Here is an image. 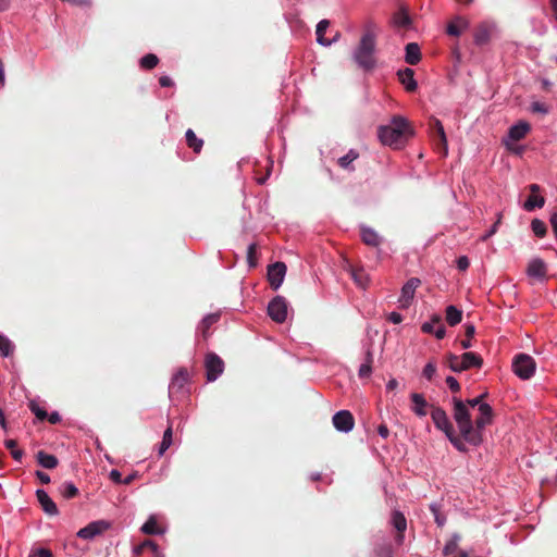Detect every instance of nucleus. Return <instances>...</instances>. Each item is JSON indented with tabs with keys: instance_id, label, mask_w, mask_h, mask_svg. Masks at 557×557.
I'll return each instance as SVG.
<instances>
[{
	"instance_id": "1",
	"label": "nucleus",
	"mask_w": 557,
	"mask_h": 557,
	"mask_svg": "<svg viewBox=\"0 0 557 557\" xmlns=\"http://www.w3.org/2000/svg\"><path fill=\"white\" fill-rule=\"evenodd\" d=\"M453 416L466 443L479 446L483 442V430L492 423L493 409L490 405L480 406V416L473 422L468 405L461 399L453 398Z\"/></svg>"
},
{
	"instance_id": "2",
	"label": "nucleus",
	"mask_w": 557,
	"mask_h": 557,
	"mask_svg": "<svg viewBox=\"0 0 557 557\" xmlns=\"http://www.w3.org/2000/svg\"><path fill=\"white\" fill-rule=\"evenodd\" d=\"M413 135L409 121L401 115H394L387 125L377 128L380 141L394 149H400Z\"/></svg>"
},
{
	"instance_id": "3",
	"label": "nucleus",
	"mask_w": 557,
	"mask_h": 557,
	"mask_svg": "<svg viewBox=\"0 0 557 557\" xmlns=\"http://www.w3.org/2000/svg\"><path fill=\"white\" fill-rule=\"evenodd\" d=\"M375 33L372 29V25L368 24L359 45L352 52L354 61L364 71H370L375 66Z\"/></svg>"
},
{
	"instance_id": "4",
	"label": "nucleus",
	"mask_w": 557,
	"mask_h": 557,
	"mask_svg": "<svg viewBox=\"0 0 557 557\" xmlns=\"http://www.w3.org/2000/svg\"><path fill=\"white\" fill-rule=\"evenodd\" d=\"M482 358L475 352H463L461 356L450 354L448 356V366L454 372H462L471 368H481Z\"/></svg>"
},
{
	"instance_id": "5",
	"label": "nucleus",
	"mask_w": 557,
	"mask_h": 557,
	"mask_svg": "<svg viewBox=\"0 0 557 557\" xmlns=\"http://www.w3.org/2000/svg\"><path fill=\"white\" fill-rule=\"evenodd\" d=\"M535 361L527 354H519L513 358L512 371L521 380H529L535 372Z\"/></svg>"
},
{
	"instance_id": "6",
	"label": "nucleus",
	"mask_w": 557,
	"mask_h": 557,
	"mask_svg": "<svg viewBox=\"0 0 557 557\" xmlns=\"http://www.w3.org/2000/svg\"><path fill=\"white\" fill-rule=\"evenodd\" d=\"M268 314L276 323H284L288 314V302L283 296H275L268 305Z\"/></svg>"
},
{
	"instance_id": "7",
	"label": "nucleus",
	"mask_w": 557,
	"mask_h": 557,
	"mask_svg": "<svg viewBox=\"0 0 557 557\" xmlns=\"http://www.w3.org/2000/svg\"><path fill=\"white\" fill-rule=\"evenodd\" d=\"M206 374L209 382L215 381L224 370L223 360L214 352H210L205 359Z\"/></svg>"
},
{
	"instance_id": "8",
	"label": "nucleus",
	"mask_w": 557,
	"mask_h": 557,
	"mask_svg": "<svg viewBox=\"0 0 557 557\" xmlns=\"http://www.w3.org/2000/svg\"><path fill=\"white\" fill-rule=\"evenodd\" d=\"M430 129L438 153L447 154V138L441 121L434 119L430 122Z\"/></svg>"
},
{
	"instance_id": "9",
	"label": "nucleus",
	"mask_w": 557,
	"mask_h": 557,
	"mask_svg": "<svg viewBox=\"0 0 557 557\" xmlns=\"http://www.w3.org/2000/svg\"><path fill=\"white\" fill-rule=\"evenodd\" d=\"M111 523L106 520H97L88 523L86 527L82 528L77 532V536L83 540H92L96 536L102 534L107 530H109Z\"/></svg>"
},
{
	"instance_id": "10",
	"label": "nucleus",
	"mask_w": 557,
	"mask_h": 557,
	"mask_svg": "<svg viewBox=\"0 0 557 557\" xmlns=\"http://www.w3.org/2000/svg\"><path fill=\"white\" fill-rule=\"evenodd\" d=\"M334 428L343 433H348L354 429L355 419L350 411L339 410L333 416Z\"/></svg>"
},
{
	"instance_id": "11",
	"label": "nucleus",
	"mask_w": 557,
	"mask_h": 557,
	"mask_svg": "<svg viewBox=\"0 0 557 557\" xmlns=\"http://www.w3.org/2000/svg\"><path fill=\"white\" fill-rule=\"evenodd\" d=\"M286 274V265L283 262H275L268 269V281L273 289L281 287Z\"/></svg>"
},
{
	"instance_id": "12",
	"label": "nucleus",
	"mask_w": 557,
	"mask_h": 557,
	"mask_svg": "<svg viewBox=\"0 0 557 557\" xmlns=\"http://www.w3.org/2000/svg\"><path fill=\"white\" fill-rule=\"evenodd\" d=\"M431 418L435 426L448 435L454 431L453 424L449 421L447 413L440 407H434L431 411Z\"/></svg>"
},
{
	"instance_id": "13",
	"label": "nucleus",
	"mask_w": 557,
	"mask_h": 557,
	"mask_svg": "<svg viewBox=\"0 0 557 557\" xmlns=\"http://www.w3.org/2000/svg\"><path fill=\"white\" fill-rule=\"evenodd\" d=\"M531 195L525 200L523 208L528 212H532L535 209H540L545 205V198L540 195L541 187L537 184H531L529 186Z\"/></svg>"
},
{
	"instance_id": "14",
	"label": "nucleus",
	"mask_w": 557,
	"mask_h": 557,
	"mask_svg": "<svg viewBox=\"0 0 557 557\" xmlns=\"http://www.w3.org/2000/svg\"><path fill=\"white\" fill-rule=\"evenodd\" d=\"M391 523L397 531V534L395 536V542L398 546H400V545H403L404 540H405V531L407 529V520L400 511L394 510L392 513Z\"/></svg>"
},
{
	"instance_id": "15",
	"label": "nucleus",
	"mask_w": 557,
	"mask_h": 557,
	"mask_svg": "<svg viewBox=\"0 0 557 557\" xmlns=\"http://www.w3.org/2000/svg\"><path fill=\"white\" fill-rule=\"evenodd\" d=\"M421 284V281L417 277L409 278L406 284L401 288V296L399 298V301L401 302L403 307L409 306L411 300L413 299L416 289Z\"/></svg>"
},
{
	"instance_id": "16",
	"label": "nucleus",
	"mask_w": 557,
	"mask_h": 557,
	"mask_svg": "<svg viewBox=\"0 0 557 557\" xmlns=\"http://www.w3.org/2000/svg\"><path fill=\"white\" fill-rule=\"evenodd\" d=\"M188 381V372L186 369H180L173 374L169 384V395L172 397L174 394L180 393Z\"/></svg>"
},
{
	"instance_id": "17",
	"label": "nucleus",
	"mask_w": 557,
	"mask_h": 557,
	"mask_svg": "<svg viewBox=\"0 0 557 557\" xmlns=\"http://www.w3.org/2000/svg\"><path fill=\"white\" fill-rule=\"evenodd\" d=\"M546 263L540 258L532 259L527 269V273L530 277H534L540 281H544L546 278Z\"/></svg>"
},
{
	"instance_id": "18",
	"label": "nucleus",
	"mask_w": 557,
	"mask_h": 557,
	"mask_svg": "<svg viewBox=\"0 0 557 557\" xmlns=\"http://www.w3.org/2000/svg\"><path fill=\"white\" fill-rule=\"evenodd\" d=\"M36 497L38 503L40 504L42 510L49 516L58 515L59 510L55 503L51 499V497L44 490L36 491Z\"/></svg>"
},
{
	"instance_id": "19",
	"label": "nucleus",
	"mask_w": 557,
	"mask_h": 557,
	"mask_svg": "<svg viewBox=\"0 0 557 557\" xmlns=\"http://www.w3.org/2000/svg\"><path fill=\"white\" fill-rule=\"evenodd\" d=\"M330 25V22L327 20H322L318 23L317 25V30H315V35H317V41L321 45V46H325V47H329L331 46L333 42L337 41L338 38H339V33L336 32V34L334 35V37L332 39H329L324 36V33L325 30L327 29Z\"/></svg>"
},
{
	"instance_id": "20",
	"label": "nucleus",
	"mask_w": 557,
	"mask_h": 557,
	"mask_svg": "<svg viewBox=\"0 0 557 557\" xmlns=\"http://www.w3.org/2000/svg\"><path fill=\"white\" fill-rule=\"evenodd\" d=\"M494 25L490 23H481L474 32V42L478 46L485 45L490 41Z\"/></svg>"
},
{
	"instance_id": "21",
	"label": "nucleus",
	"mask_w": 557,
	"mask_h": 557,
	"mask_svg": "<svg viewBox=\"0 0 557 557\" xmlns=\"http://www.w3.org/2000/svg\"><path fill=\"white\" fill-rule=\"evenodd\" d=\"M530 129H531V126L528 122L520 121L509 128L508 140L519 141L527 136V134L530 132Z\"/></svg>"
},
{
	"instance_id": "22",
	"label": "nucleus",
	"mask_w": 557,
	"mask_h": 557,
	"mask_svg": "<svg viewBox=\"0 0 557 557\" xmlns=\"http://www.w3.org/2000/svg\"><path fill=\"white\" fill-rule=\"evenodd\" d=\"M360 236L362 242L371 247H379L382 243V237L371 227L361 225Z\"/></svg>"
},
{
	"instance_id": "23",
	"label": "nucleus",
	"mask_w": 557,
	"mask_h": 557,
	"mask_svg": "<svg viewBox=\"0 0 557 557\" xmlns=\"http://www.w3.org/2000/svg\"><path fill=\"white\" fill-rule=\"evenodd\" d=\"M410 399L412 403L411 410L414 414L418 417H425L428 414L426 408L429 405L424 396L419 393H412L410 395Z\"/></svg>"
},
{
	"instance_id": "24",
	"label": "nucleus",
	"mask_w": 557,
	"mask_h": 557,
	"mask_svg": "<svg viewBox=\"0 0 557 557\" xmlns=\"http://www.w3.org/2000/svg\"><path fill=\"white\" fill-rule=\"evenodd\" d=\"M400 83L405 86L407 91H414L418 87V84L413 77V70L406 67L405 70H400L397 73Z\"/></svg>"
},
{
	"instance_id": "25",
	"label": "nucleus",
	"mask_w": 557,
	"mask_h": 557,
	"mask_svg": "<svg viewBox=\"0 0 557 557\" xmlns=\"http://www.w3.org/2000/svg\"><path fill=\"white\" fill-rule=\"evenodd\" d=\"M469 27V22L462 16H456L447 25L446 32L449 36H459L463 30Z\"/></svg>"
},
{
	"instance_id": "26",
	"label": "nucleus",
	"mask_w": 557,
	"mask_h": 557,
	"mask_svg": "<svg viewBox=\"0 0 557 557\" xmlns=\"http://www.w3.org/2000/svg\"><path fill=\"white\" fill-rule=\"evenodd\" d=\"M405 51H406V54H405L406 63H408L410 65H416L420 62L421 51H420V47L417 42L407 44Z\"/></svg>"
},
{
	"instance_id": "27",
	"label": "nucleus",
	"mask_w": 557,
	"mask_h": 557,
	"mask_svg": "<svg viewBox=\"0 0 557 557\" xmlns=\"http://www.w3.org/2000/svg\"><path fill=\"white\" fill-rule=\"evenodd\" d=\"M141 532L148 535H159L163 534L164 530L158 525L157 518L154 515H151L148 520L140 528Z\"/></svg>"
},
{
	"instance_id": "28",
	"label": "nucleus",
	"mask_w": 557,
	"mask_h": 557,
	"mask_svg": "<svg viewBox=\"0 0 557 557\" xmlns=\"http://www.w3.org/2000/svg\"><path fill=\"white\" fill-rule=\"evenodd\" d=\"M393 23L399 28H409L411 25V18L405 9H399L393 16Z\"/></svg>"
},
{
	"instance_id": "29",
	"label": "nucleus",
	"mask_w": 557,
	"mask_h": 557,
	"mask_svg": "<svg viewBox=\"0 0 557 557\" xmlns=\"http://www.w3.org/2000/svg\"><path fill=\"white\" fill-rule=\"evenodd\" d=\"M37 461L41 467L46 469H54L58 466L57 457L42 450L38 451Z\"/></svg>"
},
{
	"instance_id": "30",
	"label": "nucleus",
	"mask_w": 557,
	"mask_h": 557,
	"mask_svg": "<svg viewBox=\"0 0 557 557\" xmlns=\"http://www.w3.org/2000/svg\"><path fill=\"white\" fill-rule=\"evenodd\" d=\"M219 318H220V315H219V314H216V313H211V314L206 315V317L201 320V322H200V324H199V326H198V329H197V332H198V333H201V334H202V336H203L205 338H207V336H208V331H209L210 326H211L212 324L216 323V322H218V320H219Z\"/></svg>"
},
{
	"instance_id": "31",
	"label": "nucleus",
	"mask_w": 557,
	"mask_h": 557,
	"mask_svg": "<svg viewBox=\"0 0 557 557\" xmlns=\"http://www.w3.org/2000/svg\"><path fill=\"white\" fill-rule=\"evenodd\" d=\"M358 157L359 153L355 149H350L345 156L338 159V165L344 170L352 171V162L357 160Z\"/></svg>"
},
{
	"instance_id": "32",
	"label": "nucleus",
	"mask_w": 557,
	"mask_h": 557,
	"mask_svg": "<svg viewBox=\"0 0 557 557\" xmlns=\"http://www.w3.org/2000/svg\"><path fill=\"white\" fill-rule=\"evenodd\" d=\"M373 355L370 350L366 354L364 362L359 367L358 375L360 379H368L372 373Z\"/></svg>"
},
{
	"instance_id": "33",
	"label": "nucleus",
	"mask_w": 557,
	"mask_h": 557,
	"mask_svg": "<svg viewBox=\"0 0 557 557\" xmlns=\"http://www.w3.org/2000/svg\"><path fill=\"white\" fill-rule=\"evenodd\" d=\"M462 312L457 307L450 305L446 308V321L449 325L455 326L461 322Z\"/></svg>"
},
{
	"instance_id": "34",
	"label": "nucleus",
	"mask_w": 557,
	"mask_h": 557,
	"mask_svg": "<svg viewBox=\"0 0 557 557\" xmlns=\"http://www.w3.org/2000/svg\"><path fill=\"white\" fill-rule=\"evenodd\" d=\"M185 138L188 147L193 149L194 152L199 153L203 145L202 139H199L190 128L186 131Z\"/></svg>"
},
{
	"instance_id": "35",
	"label": "nucleus",
	"mask_w": 557,
	"mask_h": 557,
	"mask_svg": "<svg viewBox=\"0 0 557 557\" xmlns=\"http://www.w3.org/2000/svg\"><path fill=\"white\" fill-rule=\"evenodd\" d=\"M173 443V431L172 425H169L163 433L162 441L159 445L158 455L162 456Z\"/></svg>"
},
{
	"instance_id": "36",
	"label": "nucleus",
	"mask_w": 557,
	"mask_h": 557,
	"mask_svg": "<svg viewBox=\"0 0 557 557\" xmlns=\"http://www.w3.org/2000/svg\"><path fill=\"white\" fill-rule=\"evenodd\" d=\"M146 550L157 552V544L151 540H145L143 543L134 546L133 554L138 557L144 555Z\"/></svg>"
},
{
	"instance_id": "37",
	"label": "nucleus",
	"mask_w": 557,
	"mask_h": 557,
	"mask_svg": "<svg viewBox=\"0 0 557 557\" xmlns=\"http://www.w3.org/2000/svg\"><path fill=\"white\" fill-rule=\"evenodd\" d=\"M459 542L460 535L457 533L453 534L443 548L444 555L449 556L457 553L459 548Z\"/></svg>"
},
{
	"instance_id": "38",
	"label": "nucleus",
	"mask_w": 557,
	"mask_h": 557,
	"mask_svg": "<svg viewBox=\"0 0 557 557\" xmlns=\"http://www.w3.org/2000/svg\"><path fill=\"white\" fill-rule=\"evenodd\" d=\"M60 494L64 498L71 499V498L75 497L78 494V488L72 482H64L60 486Z\"/></svg>"
},
{
	"instance_id": "39",
	"label": "nucleus",
	"mask_w": 557,
	"mask_h": 557,
	"mask_svg": "<svg viewBox=\"0 0 557 557\" xmlns=\"http://www.w3.org/2000/svg\"><path fill=\"white\" fill-rule=\"evenodd\" d=\"M14 350V344L2 333H0V354L9 357Z\"/></svg>"
},
{
	"instance_id": "40",
	"label": "nucleus",
	"mask_w": 557,
	"mask_h": 557,
	"mask_svg": "<svg viewBox=\"0 0 557 557\" xmlns=\"http://www.w3.org/2000/svg\"><path fill=\"white\" fill-rule=\"evenodd\" d=\"M441 319L442 317L440 314H433L430 321L422 323L421 331L426 334H433Z\"/></svg>"
},
{
	"instance_id": "41",
	"label": "nucleus",
	"mask_w": 557,
	"mask_h": 557,
	"mask_svg": "<svg viewBox=\"0 0 557 557\" xmlns=\"http://www.w3.org/2000/svg\"><path fill=\"white\" fill-rule=\"evenodd\" d=\"M447 438L449 440V442L453 444V446L461 451V453H465L467 451V447H466V444H465V440L463 437H459L456 435L455 431H453L451 433H449L448 435H446Z\"/></svg>"
},
{
	"instance_id": "42",
	"label": "nucleus",
	"mask_w": 557,
	"mask_h": 557,
	"mask_svg": "<svg viewBox=\"0 0 557 557\" xmlns=\"http://www.w3.org/2000/svg\"><path fill=\"white\" fill-rule=\"evenodd\" d=\"M531 228L535 236L542 238L546 234V224L539 219H533L531 222Z\"/></svg>"
},
{
	"instance_id": "43",
	"label": "nucleus",
	"mask_w": 557,
	"mask_h": 557,
	"mask_svg": "<svg viewBox=\"0 0 557 557\" xmlns=\"http://www.w3.org/2000/svg\"><path fill=\"white\" fill-rule=\"evenodd\" d=\"M158 62L159 59L156 54L148 53L140 59L139 63L143 69L151 70L158 64Z\"/></svg>"
},
{
	"instance_id": "44",
	"label": "nucleus",
	"mask_w": 557,
	"mask_h": 557,
	"mask_svg": "<svg viewBox=\"0 0 557 557\" xmlns=\"http://www.w3.org/2000/svg\"><path fill=\"white\" fill-rule=\"evenodd\" d=\"M393 549L389 543H384L382 545H377L374 548V557H392Z\"/></svg>"
},
{
	"instance_id": "45",
	"label": "nucleus",
	"mask_w": 557,
	"mask_h": 557,
	"mask_svg": "<svg viewBox=\"0 0 557 557\" xmlns=\"http://www.w3.org/2000/svg\"><path fill=\"white\" fill-rule=\"evenodd\" d=\"M530 110L533 113L547 114L549 112V107L544 102L534 101L531 103Z\"/></svg>"
},
{
	"instance_id": "46",
	"label": "nucleus",
	"mask_w": 557,
	"mask_h": 557,
	"mask_svg": "<svg viewBox=\"0 0 557 557\" xmlns=\"http://www.w3.org/2000/svg\"><path fill=\"white\" fill-rule=\"evenodd\" d=\"M500 221H502V214L499 213L498 216H497L496 222L491 226L490 230H487V232L485 234H483L480 237V240L481 242H486L490 237H492L494 234H496V232L498 230V226L500 224Z\"/></svg>"
},
{
	"instance_id": "47",
	"label": "nucleus",
	"mask_w": 557,
	"mask_h": 557,
	"mask_svg": "<svg viewBox=\"0 0 557 557\" xmlns=\"http://www.w3.org/2000/svg\"><path fill=\"white\" fill-rule=\"evenodd\" d=\"M436 373V364L434 362H428L422 371V375L428 380L431 381Z\"/></svg>"
},
{
	"instance_id": "48",
	"label": "nucleus",
	"mask_w": 557,
	"mask_h": 557,
	"mask_svg": "<svg viewBox=\"0 0 557 557\" xmlns=\"http://www.w3.org/2000/svg\"><path fill=\"white\" fill-rule=\"evenodd\" d=\"M256 251H257V245L255 243L250 244L248 246V250H247V261H248L249 267H251V268L257 265Z\"/></svg>"
},
{
	"instance_id": "49",
	"label": "nucleus",
	"mask_w": 557,
	"mask_h": 557,
	"mask_svg": "<svg viewBox=\"0 0 557 557\" xmlns=\"http://www.w3.org/2000/svg\"><path fill=\"white\" fill-rule=\"evenodd\" d=\"M486 396V393L484 394H481L480 396L475 397V398H472V399H468L465 404L468 405V408H475L478 407V411L480 412V406L481 405H487L486 403H482V399Z\"/></svg>"
},
{
	"instance_id": "50",
	"label": "nucleus",
	"mask_w": 557,
	"mask_h": 557,
	"mask_svg": "<svg viewBox=\"0 0 557 557\" xmlns=\"http://www.w3.org/2000/svg\"><path fill=\"white\" fill-rule=\"evenodd\" d=\"M30 410L36 416V418L41 421L46 420L48 417V413L45 409L40 408L39 406H37L33 403L30 404Z\"/></svg>"
},
{
	"instance_id": "51",
	"label": "nucleus",
	"mask_w": 557,
	"mask_h": 557,
	"mask_svg": "<svg viewBox=\"0 0 557 557\" xmlns=\"http://www.w3.org/2000/svg\"><path fill=\"white\" fill-rule=\"evenodd\" d=\"M29 557H53V555L50 549L40 547L33 550Z\"/></svg>"
},
{
	"instance_id": "52",
	"label": "nucleus",
	"mask_w": 557,
	"mask_h": 557,
	"mask_svg": "<svg viewBox=\"0 0 557 557\" xmlns=\"http://www.w3.org/2000/svg\"><path fill=\"white\" fill-rule=\"evenodd\" d=\"M446 384L448 385L450 391L454 393H458L460 391V384L454 376H447Z\"/></svg>"
},
{
	"instance_id": "53",
	"label": "nucleus",
	"mask_w": 557,
	"mask_h": 557,
	"mask_svg": "<svg viewBox=\"0 0 557 557\" xmlns=\"http://www.w3.org/2000/svg\"><path fill=\"white\" fill-rule=\"evenodd\" d=\"M352 277H354L355 282H356L360 287H362V288H364V287H366V285H367V281H366L364 276H363L362 271H354V272H352Z\"/></svg>"
},
{
	"instance_id": "54",
	"label": "nucleus",
	"mask_w": 557,
	"mask_h": 557,
	"mask_svg": "<svg viewBox=\"0 0 557 557\" xmlns=\"http://www.w3.org/2000/svg\"><path fill=\"white\" fill-rule=\"evenodd\" d=\"M433 335L437 338V339H443L446 335V329H445V325L443 324V322L441 321L437 325H436V329L433 333Z\"/></svg>"
},
{
	"instance_id": "55",
	"label": "nucleus",
	"mask_w": 557,
	"mask_h": 557,
	"mask_svg": "<svg viewBox=\"0 0 557 557\" xmlns=\"http://www.w3.org/2000/svg\"><path fill=\"white\" fill-rule=\"evenodd\" d=\"M109 476L112 482H114L116 484H123L124 478H122V473L119 470H116V469L111 470Z\"/></svg>"
},
{
	"instance_id": "56",
	"label": "nucleus",
	"mask_w": 557,
	"mask_h": 557,
	"mask_svg": "<svg viewBox=\"0 0 557 557\" xmlns=\"http://www.w3.org/2000/svg\"><path fill=\"white\" fill-rule=\"evenodd\" d=\"M470 265L469 259L466 256H461L457 259V268L460 271H466Z\"/></svg>"
},
{
	"instance_id": "57",
	"label": "nucleus",
	"mask_w": 557,
	"mask_h": 557,
	"mask_svg": "<svg viewBox=\"0 0 557 557\" xmlns=\"http://www.w3.org/2000/svg\"><path fill=\"white\" fill-rule=\"evenodd\" d=\"M388 321L394 324H399L403 321V315L396 311L388 314Z\"/></svg>"
},
{
	"instance_id": "58",
	"label": "nucleus",
	"mask_w": 557,
	"mask_h": 557,
	"mask_svg": "<svg viewBox=\"0 0 557 557\" xmlns=\"http://www.w3.org/2000/svg\"><path fill=\"white\" fill-rule=\"evenodd\" d=\"M36 476L42 484H48L50 482L49 474L44 471H36Z\"/></svg>"
},
{
	"instance_id": "59",
	"label": "nucleus",
	"mask_w": 557,
	"mask_h": 557,
	"mask_svg": "<svg viewBox=\"0 0 557 557\" xmlns=\"http://www.w3.org/2000/svg\"><path fill=\"white\" fill-rule=\"evenodd\" d=\"M159 84L162 87H171L173 86V81L170 76L163 75L159 78Z\"/></svg>"
},
{
	"instance_id": "60",
	"label": "nucleus",
	"mask_w": 557,
	"mask_h": 557,
	"mask_svg": "<svg viewBox=\"0 0 557 557\" xmlns=\"http://www.w3.org/2000/svg\"><path fill=\"white\" fill-rule=\"evenodd\" d=\"M377 433L381 437L387 438L389 435V430L386 424H380L377 426Z\"/></svg>"
},
{
	"instance_id": "61",
	"label": "nucleus",
	"mask_w": 557,
	"mask_h": 557,
	"mask_svg": "<svg viewBox=\"0 0 557 557\" xmlns=\"http://www.w3.org/2000/svg\"><path fill=\"white\" fill-rule=\"evenodd\" d=\"M47 419L51 424H57L61 421V417L57 411H53L50 414H48Z\"/></svg>"
},
{
	"instance_id": "62",
	"label": "nucleus",
	"mask_w": 557,
	"mask_h": 557,
	"mask_svg": "<svg viewBox=\"0 0 557 557\" xmlns=\"http://www.w3.org/2000/svg\"><path fill=\"white\" fill-rule=\"evenodd\" d=\"M11 456L13 457V459L15 461L21 462L22 458L24 456V451L20 448H16V449L11 450Z\"/></svg>"
},
{
	"instance_id": "63",
	"label": "nucleus",
	"mask_w": 557,
	"mask_h": 557,
	"mask_svg": "<svg viewBox=\"0 0 557 557\" xmlns=\"http://www.w3.org/2000/svg\"><path fill=\"white\" fill-rule=\"evenodd\" d=\"M4 445L8 449H10V451L17 448V443L15 440H5Z\"/></svg>"
},
{
	"instance_id": "64",
	"label": "nucleus",
	"mask_w": 557,
	"mask_h": 557,
	"mask_svg": "<svg viewBox=\"0 0 557 557\" xmlns=\"http://www.w3.org/2000/svg\"><path fill=\"white\" fill-rule=\"evenodd\" d=\"M550 224L553 226V230H554V233H555V236L557 238V213H554L552 216H550Z\"/></svg>"
}]
</instances>
